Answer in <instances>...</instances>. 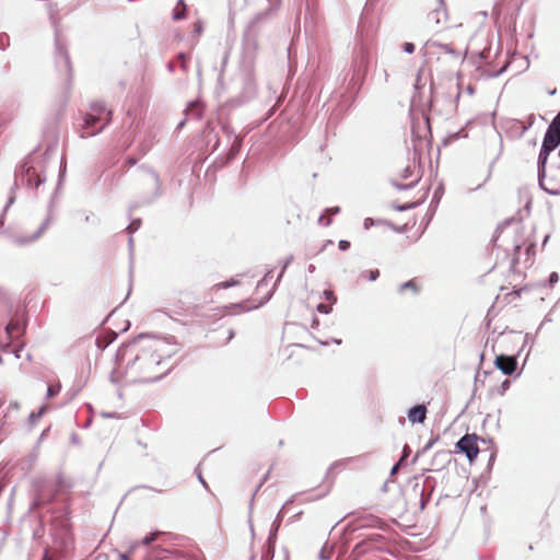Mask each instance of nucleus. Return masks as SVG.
Here are the masks:
<instances>
[{
    "label": "nucleus",
    "mask_w": 560,
    "mask_h": 560,
    "mask_svg": "<svg viewBox=\"0 0 560 560\" xmlns=\"http://www.w3.org/2000/svg\"><path fill=\"white\" fill-rule=\"evenodd\" d=\"M318 221H319L320 224H323L325 226L330 224V218H329V215L327 213L320 215Z\"/></svg>",
    "instance_id": "nucleus-20"
},
{
    "label": "nucleus",
    "mask_w": 560,
    "mask_h": 560,
    "mask_svg": "<svg viewBox=\"0 0 560 560\" xmlns=\"http://www.w3.org/2000/svg\"><path fill=\"white\" fill-rule=\"evenodd\" d=\"M194 27H195V32H196L197 34H200V33H201L202 27H201V24H200L199 22H198V23H196Z\"/></svg>",
    "instance_id": "nucleus-28"
},
{
    "label": "nucleus",
    "mask_w": 560,
    "mask_h": 560,
    "mask_svg": "<svg viewBox=\"0 0 560 560\" xmlns=\"http://www.w3.org/2000/svg\"><path fill=\"white\" fill-rule=\"evenodd\" d=\"M317 310H318V312H320V313L328 314V313L330 312V310H331V305H330V304H329V305H326V304H324V303H319V304L317 305Z\"/></svg>",
    "instance_id": "nucleus-19"
},
{
    "label": "nucleus",
    "mask_w": 560,
    "mask_h": 560,
    "mask_svg": "<svg viewBox=\"0 0 560 560\" xmlns=\"http://www.w3.org/2000/svg\"><path fill=\"white\" fill-rule=\"evenodd\" d=\"M404 50L408 54H412L415 51V45L412 43H405Z\"/></svg>",
    "instance_id": "nucleus-21"
},
{
    "label": "nucleus",
    "mask_w": 560,
    "mask_h": 560,
    "mask_svg": "<svg viewBox=\"0 0 560 560\" xmlns=\"http://www.w3.org/2000/svg\"><path fill=\"white\" fill-rule=\"evenodd\" d=\"M264 285H266V287H267L266 278H264L262 280H260V281L257 283V291H259Z\"/></svg>",
    "instance_id": "nucleus-27"
},
{
    "label": "nucleus",
    "mask_w": 560,
    "mask_h": 560,
    "mask_svg": "<svg viewBox=\"0 0 560 560\" xmlns=\"http://www.w3.org/2000/svg\"><path fill=\"white\" fill-rule=\"evenodd\" d=\"M154 539H155V536H154V535L147 536V537H144V538H143L142 544H143V545H149V544H151Z\"/></svg>",
    "instance_id": "nucleus-25"
},
{
    "label": "nucleus",
    "mask_w": 560,
    "mask_h": 560,
    "mask_svg": "<svg viewBox=\"0 0 560 560\" xmlns=\"http://www.w3.org/2000/svg\"><path fill=\"white\" fill-rule=\"evenodd\" d=\"M340 211L339 207L330 208L326 210V213L330 217L332 214H336Z\"/></svg>",
    "instance_id": "nucleus-26"
},
{
    "label": "nucleus",
    "mask_w": 560,
    "mask_h": 560,
    "mask_svg": "<svg viewBox=\"0 0 560 560\" xmlns=\"http://www.w3.org/2000/svg\"><path fill=\"white\" fill-rule=\"evenodd\" d=\"M427 417V409L423 405H418L411 408L408 412V418L411 422L422 423Z\"/></svg>",
    "instance_id": "nucleus-10"
},
{
    "label": "nucleus",
    "mask_w": 560,
    "mask_h": 560,
    "mask_svg": "<svg viewBox=\"0 0 560 560\" xmlns=\"http://www.w3.org/2000/svg\"><path fill=\"white\" fill-rule=\"evenodd\" d=\"M556 281H558V275L556 272H552L550 275V282H556Z\"/></svg>",
    "instance_id": "nucleus-30"
},
{
    "label": "nucleus",
    "mask_w": 560,
    "mask_h": 560,
    "mask_svg": "<svg viewBox=\"0 0 560 560\" xmlns=\"http://www.w3.org/2000/svg\"><path fill=\"white\" fill-rule=\"evenodd\" d=\"M43 503H44V502L42 501V499H40V498H38V499H37V502H36V505H38V506H39V505H42Z\"/></svg>",
    "instance_id": "nucleus-31"
},
{
    "label": "nucleus",
    "mask_w": 560,
    "mask_h": 560,
    "mask_svg": "<svg viewBox=\"0 0 560 560\" xmlns=\"http://www.w3.org/2000/svg\"><path fill=\"white\" fill-rule=\"evenodd\" d=\"M506 249L513 252L512 264H533L536 242L533 234L523 225H515L505 235Z\"/></svg>",
    "instance_id": "nucleus-3"
},
{
    "label": "nucleus",
    "mask_w": 560,
    "mask_h": 560,
    "mask_svg": "<svg viewBox=\"0 0 560 560\" xmlns=\"http://www.w3.org/2000/svg\"><path fill=\"white\" fill-rule=\"evenodd\" d=\"M177 59L180 62V67H182L183 71L187 72L189 57L186 54L182 52L178 55Z\"/></svg>",
    "instance_id": "nucleus-17"
},
{
    "label": "nucleus",
    "mask_w": 560,
    "mask_h": 560,
    "mask_svg": "<svg viewBox=\"0 0 560 560\" xmlns=\"http://www.w3.org/2000/svg\"><path fill=\"white\" fill-rule=\"evenodd\" d=\"M380 272L378 270H371L369 271V280L373 281L378 277Z\"/></svg>",
    "instance_id": "nucleus-24"
},
{
    "label": "nucleus",
    "mask_w": 560,
    "mask_h": 560,
    "mask_svg": "<svg viewBox=\"0 0 560 560\" xmlns=\"http://www.w3.org/2000/svg\"><path fill=\"white\" fill-rule=\"evenodd\" d=\"M456 447L459 452L464 453L468 460L474 462L479 454L478 436L477 434H465L457 443Z\"/></svg>",
    "instance_id": "nucleus-7"
},
{
    "label": "nucleus",
    "mask_w": 560,
    "mask_h": 560,
    "mask_svg": "<svg viewBox=\"0 0 560 560\" xmlns=\"http://www.w3.org/2000/svg\"><path fill=\"white\" fill-rule=\"evenodd\" d=\"M338 246L340 250H347L350 247V243L348 241L341 240Z\"/></svg>",
    "instance_id": "nucleus-23"
},
{
    "label": "nucleus",
    "mask_w": 560,
    "mask_h": 560,
    "mask_svg": "<svg viewBox=\"0 0 560 560\" xmlns=\"http://www.w3.org/2000/svg\"><path fill=\"white\" fill-rule=\"evenodd\" d=\"M20 175L22 183L31 188H37L45 180V178L42 177L40 172L33 165L30 159H27L21 166Z\"/></svg>",
    "instance_id": "nucleus-6"
},
{
    "label": "nucleus",
    "mask_w": 560,
    "mask_h": 560,
    "mask_svg": "<svg viewBox=\"0 0 560 560\" xmlns=\"http://www.w3.org/2000/svg\"><path fill=\"white\" fill-rule=\"evenodd\" d=\"M271 296V292H266L261 298L259 299H248L241 303H234L229 306L224 307V314L225 315H237L244 312H249L253 310H256L264 305Z\"/></svg>",
    "instance_id": "nucleus-5"
},
{
    "label": "nucleus",
    "mask_w": 560,
    "mask_h": 560,
    "mask_svg": "<svg viewBox=\"0 0 560 560\" xmlns=\"http://www.w3.org/2000/svg\"><path fill=\"white\" fill-rule=\"evenodd\" d=\"M238 284H240V281L234 279V278H232L229 281L217 283L213 288L215 290H221V289H228L230 287H234V285H238Z\"/></svg>",
    "instance_id": "nucleus-15"
},
{
    "label": "nucleus",
    "mask_w": 560,
    "mask_h": 560,
    "mask_svg": "<svg viewBox=\"0 0 560 560\" xmlns=\"http://www.w3.org/2000/svg\"><path fill=\"white\" fill-rule=\"evenodd\" d=\"M185 13H186V7L183 1H179L178 4L176 5V8L174 9L173 19L176 21L182 20L185 18Z\"/></svg>",
    "instance_id": "nucleus-14"
},
{
    "label": "nucleus",
    "mask_w": 560,
    "mask_h": 560,
    "mask_svg": "<svg viewBox=\"0 0 560 560\" xmlns=\"http://www.w3.org/2000/svg\"><path fill=\"white\" fill-rule=\"evenodd\" d=\"M495 366L504 374L511 375L515 372L517 362L514 357L500 354L494 361Z\"/></svg>",
    "instance_id": "nucleus-8"
},
{
    "label": "nucleus",
    "mask_w": 560,
    "mask_h": 560,
    "mask_svg": "<svg viewBox=\"0 0 560 560\" xmlns=\"http://www.w3.org/2000/svg\"><path fill=\"white\" fill-rule=\"evenodd\" d=\"M422 288V282L419 278H412L407 282H404L399 285L398 292L400 294L410 292L411 294H418Z\"/></svg>",
    "instance_id": "nucleus-9"
},
{
    "label": "nucleus",
    "mask_w": 560,
    "mask_h": 560,
    "mask_svg": "<svg viewBox=\"0 0 560 560\" xmlns=\"http://www.w3.org/2000/svg\"><path fill=\"white\" fill-rule=\"evenodd\" d=\"M112 120V110L102 103L91 104L90 112L84 117L81 128V137L88 138L101 132Z\"/></svg>",
    "instance_id": "nucleus-4"
},
{
    "label": "nucleus",
    "mask_w": 560,
    "mask_h": 560,
    "mask_svg": "<svg viewBox=\"0 0 560 560\" xmlns=\"http://www.w3.org/2000/svg\"><path fill=\"white\" fill-rule=\"evenodd\" d=\"M324 294H325V299H326V301H327L330 305H332V304L336 302V300H337V299H336V296H335V294H334V292H332V291L325 290V291H324Z\"/></svg>",
    "instance_id": "nucleus-18"
},
{
    "label": "nucleus",
    "mask_w": 560,
    "mask_h": 560,
    "mask_svg": "<svg viewBox=\"0 0 560 560\" xmlns=\"http://www.w3.org/2000/svg\"><path fill=\"white\" fill-rule=\"evenodd\" d=\"M5 330L10 338H16L21 334L22 327L19 320L12 319L7 325Z\"/></svg>",
    "instance_id": "nucleus-12"
},
{
    "label": "nucleus",
    "mask_w": 560,
    "mask_h": 560,
    "mask_svg": "<svg viewBox=\"0 0 560 560\" xmlns=\"http://www.w3.org/2000/svg\"><path fill=\"white\" fill-rule=\"evenodd\" d=\"M47 225H48V222H45L43 224V226L40 228V230H39L38 234L35 236V238L38 237L44 232V230L47 228Z\"/></svg>",
    "instance_id": "nucleus-29"
},
{
    "label": "nucleus",
    "mask_w": 560,
    "mask_h": 560,
    "mask_svg": "<svg viewBox=\"0 0 560 560\" xmlns=\"http://www.w3.org/2000/svg\"><path fill=\"white\" fill-rule=\"evenodd\" d=\"M186 113L195 115L197 118H200L202 116V106L199 102H192L189 104Z\"/></svg>",
    "instance_id": "nucleus-13"
},
{
    "label": "nucleus",
    "mask_w": 560,
    "mask_h": 560,
    "mask_svg": "<svg viewBox=\"0 0 560 560\" xmlns=\"http://www.w3.org/2000/svg\"><path fill=\"white\" fill-rule=\"evenodd\" d=\"M138 162V160L136 158H128L126 161H125V166L127 168L133 166L136 163Z\"/></svg>",
    "instance_id": "nucleus-22"
},
{
    "label": "nucleus",
    "mask_w": 560,
    "mask_h": 560,
    "mask_svg": "<svg viewBox=\"0 0 560 560\" xmlns=\"http://www.w3.org/2000/svg\"><path fill=\"white\" fill-rule=\"evenodd\" d=\"M60 389H61L60 383L49 385L48 389H47V397L48 398L56 397L59 394Z\"/></svg>",
    "instance_id": "nucleus-16"
},
{
    "label": "nucleus",
    "mask_w": 560,
    "mask_h": 560,
    "mask_svg": "<svg viewBox=\"0 0 560 560\" xmlns=\"http://www.w3.org/2000/svg\"><path fill=\"white\" fill-rule=\"evenodd\" d=\"M116 338V334L110 331V332H107L103 336H98L97 339H96V345H97V348L100 349H105L108 345H110L114 339Z\"/></svg>",
    "instance_id": "nucleus-11"
},
{
    "label": "nucleus",
    "mask_w": 560,
    "mask_h": 560,
    "mask_svg": "<svg viewBox=\"0 0 560 560\" xmlns=\"http://www.w3.org/2000/svg\"><path fill=\"white\" fill-rule=\"evenodd\" d=\"M560 144V113L549 125L538 156V177L540 186L551 195L560 194V179L549 175L546 165L549 154Z\"/></svg>",
    "instance_id": "nucleus-2"
},
{
    "label": "nucleus",
    "mask_w": 560,
    "mask_h": 560,
    "mask_svg": "<svg viewBox=\"0 0 560 560\" xmlns=\"http://www.w3.org/2000/svg\"><path fill=\"white\" fill-rule=\"evenodd\" d=\"M165 346L159 340L132 341L117 351L113 378L124 384L154 382L163 376Z\"/></svg>",
    "instance_id": "nucleus-1"
}]
</instances>
